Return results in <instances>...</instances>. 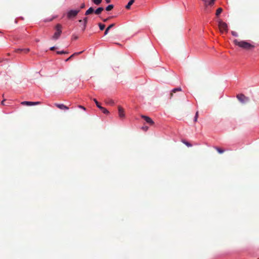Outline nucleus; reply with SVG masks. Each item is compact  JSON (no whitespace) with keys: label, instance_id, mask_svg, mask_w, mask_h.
I'll return each instance as SVG.
<instances>
[{"label":"nucleus","instance_id":"7ed1b4c3","mask_svg":"<svg viewBox=\"0 0 259 259\" xmlns=\"http://www.w3.org/2000/svg\"><path fill=\"white\" fill-rule=\"evenodd\" d=\"M219 27L220 31L223 33V32H227L228 31V25L226 23L220 20L218 21Z\"/></svg>","mask_w":259,"mask_h":259},{"label":"nucleus","instance_id":"9b49d317","mask_svg":"<svg viewBox=\"0 0 259 259\" xmlns=\"http://www.w3.org/2000/svg\"><path fill=\"white\" fill-rule=\"evenodd\" d=\"M94 12V10L92 7L90 8L85 13V15H89Z\"/></svg>","mask_w":259,"mask_h":259},{"label":"nucleus","instance_id":"bb28decb","mask_svg":"<svg viewBox=\"0 0 259 259\" xmlns=\"http://www.w3.org/2000/svg\"><path fill=\"white\" fill-rule=\"evenodd\" d=\"M16 53H23V49H18L15 50Z\"/></svg>","mask_w":259,"mask_h":259},{"label":"nucleus","instance_id":"39448f33","mask_svg":"<svg viewBox=\"0 0 259 259\" xmlns=\"http://www.w3.org/2000/svg\"><path fill=\"white\" fill-rule=\"evenodd\" d=\"M80 12V9L77 10H71L68 12L67 14V17L68 19L75 17L78 13Z\"/></svg>","mask_w":259,"mask_h":259},{"label":"nucleus","instance_id":"58836bf2","mask_svg":"<svg viewBox=\"0 0 259 259\" xmlns=\"http://www.w3.org/2000/svg\"><path fill=\"white\" fill-rule=\"evenodd\" d=\"M77 38H78V37H77V36H74L73 37V39H77Z\"/></svg>","mask_w":259,"mask_h":259},{"label":"nucleus","instance_id":"72a5a7b5","mask_svg":"<svg viewBox=\"0 0 259 259\" xmlns=\"http://www.w3.org/2000/svg\"><path fill=\"white\" fill-rule=\"evenodd\" d=\"M78 107L80 108H81L82 109H83L84 110H85V108L81 105H79L78 106Z\"/></svg>","mask_w":259,"mask_h":259},{"label":"nucleus","instance_id":"ddd939ff","mask_svg":"<svg viewBox=\"0 0 259 259\" xmlns=\"http://www.w3.org/2000/svg\"><path fill=\"white\" fill-rule=\"evenodd\" d=\"M83 26L82 28V30L84 31L85 29L86 26L88 23V17H85L83 19Z\"/></svg>","mask_w":259,"mask_h":259},{"label":"nucleus","instance_id":"20e7f679","mask_svg":"<svg viewBox=\"0 0 259 259\" xmlns=\"http://www.w3.org/2000/svg\"><path fill=\"white\" fill-rule=\"evenodd\" d=\"M237 99L242 104H245L249 101V98L243 94H240L236 96Z\"/></svg>","mask_w":259,"mask_h":259},{"label":"nucleus","instance_id":"423d86ee","mask_svg":"<svg viewBox=\"0 0 259 259\" xmlns=\"http://www.w3.org/2000/svg\"><path fill=\"white\" fill-rule=\"evenodd\" d=\"M141 117L143 119H144L146 121V122L147 123L149 124L150 125L154 124V122L150 117L145 116V115H141Z\"/></svg>","mask_w":259,"mask_h":259},{"label":"nucleus","instance_id":"aec40b11","mask_svg":"<svg viewBox=\"0 0 259 259\" xmlns=\"http://www.w3.org/2000/svg\"><path fill=\"white\" fill-rule=\"evenodd\" d=\"M100 109L105 114H108L109 111L105 108L102 107H100Z\"/></svg>","mask_w":259,"mask_h":259},{"label":"nucleus","instance_id":"a211bd4d","mask_svg":"<svg viewBox=\"0 0 259 259\" xmlns=\"http://www.w3.org/2000/svg\"><path fill=\"white\" fill-rule=\"evenodd\" d=\"M223 9L221 8H219L217 10L215 15L217 16H219V15L222 12Z\"/></svg>","mask_w":259,"mask_h":259},{"label":"nucleus","instance_id":"0eeeda50","mask_svg":"<svg viewBox=\"0 0 259 259\" xmlns=\"http://www.w3.org/2000/svg\"><path fill=\"white\" fill-rule=\"evenodd\" d=\"M118 115L120 118H122L124 117V109L120 106H118Z\"/></svg>","mask_w":259,"mask_h":259},{"label":"nucleus","instance_id":"6ab92c4d","mask_svg":"<svg viewBox=\"0 0 259 259\" xmlns=\"http://www.w3.org/2000/svg\"><path fill=\"white\" fill-rule=\"evenodd\" d=\"M215 150L220 154L224 152L225 150L218 147H215Z\"/></svg>","mask_w":259,"mask_h":259},{"label":"nucleus","instance_id":"4c0bfd02","mask_svg":"<svg viewBox=\"0 0 259 259\" xmlns=\"http://www.w3.org/2000/svg\"><path fill=\"white\" fill-rule=\"evenodd\" d=\"M107 3H110L111 2V0H105Z\"/></svg>","mask_w":259,"mask_h":259},{"label":"nucleus","instance_id":"e433bc0d","mask_svg":"<svg viewBox=\"0 0 259 259\" xmlns=\"http://www.w3.org/2000/svg\"><path fill=\"white\" fill-rule=\"evenodd\" d=\"M197 119H198V118H197V117H194V122H197Z\"/></svg>","mask_w":259,"mask_h":259},{"label":"nucleus","instance_id":"dca6fc26","mask_svg":"<svg viewBox=\"0 0 259 259\" xmlns=\"http://www.w3.org/2000/svg\"><path fill=\"white\" fill-rule=\"evenodd\" d=\"M23 105L31 106L32 105V102L30 101H23L21 103Z\"/></svg>","mask_w":259,"mask_h":259},{"label":"nucleus","instance_id":"2f4dec72","mask_svg":"<svg viewBox=\"0 0 259 259\" xmlns=\"http://www.w3.org/2000/svg\"><path fill=\"white\" fill-rule=\"evenodd\" d=\"M85 8V4H84V3H82V4L81 5L80 7V9H83V8Z\"/></svg>","mask_w":259,"mask_h":259},{"label":"nucleus","instance_id":"a19ab883","mask_svg":"<svg viewBox=\"0 0 259 259\" xmlns=\"http://www.w3.org/2000/svg\"><path fill=\"white\" fill-rule=\"evenodd\" d=\"M79 22H83V20H79Z\"/></svg>","mask_w":259,"mask_h":259},{"label":"nucleus","instance_id":"9d476101","mask_svg":"<svg viewBox=\"0 0 259 259\" xmlns=\"http://www.w3.org/2000/svg\"><path fill=\"white\" fill-rule=\"evenodd\" d=\"M83 52V51H81V52H77V53H75L74 54H73L72 55H71L68 58H67L65 61L67 62V61H68L69 60H70V59H71L74 56H77V55H78L80 54H81Z\"/></svg>","mask_w":259,"mask_h":259},{"label":"nucleus","instance_id":"4be33fe9","mask_svg":"<svg viewBox=\"0 0 259 259\" xmlns=\"http://www.w3.org/2000/svg\"><path fill=\"white\" fill-rule=\"evenodd\" d=\"M99 26L101 30H103L105 27V25L102 23H99Z\"/></svg>","mask_w":259,"mask_h":259},{"label":"nucleus","instance_id":"7c9ffc66","mask_svg":"<svg viewBox=\"0 0 259 259\" xmlns=\"http://www.w3.org/2000/svg\"><path fill=\"white\" fill-rule=\"evenodd\" d=\"M66 53L64 51H57V54H63Z\"/></svg>","mask_w":259,"mask_h":259},{"label":"nucleus","instance_id":"a878e982","mask_svg":"<svg viewBox=\"0 0 259 259\" xmlns=\"http://www.w3.org/2000/svg\"><path fill=\"white\" fill-rule=\"evenodd\" d=\"M215 0H210V1L209 2L208 5H210V6L213 5L214 3V2H215Z\"/></svg>","mask_w":259,"mask_h":259},{"label":"nucleus","instance_id":"f257e3e1","mask_svg":"<svg viewBox=\"0 0 259 259\" xmlns=\"http://www.w3.org/2000/svg\"><path fill=\"white\" fill-rule=\"evenodd\" d=\"M234 43L235 45L247 51L251 50L255 47L254 45L244 40L235 39Z\"/></svg>","mask_w":259,"mask_h":259},{"label":"nucleus","instance_id":"393cba45","mask_svg":"<svg viewBox=\"0 0 259 259\" xmlns=\"http://www.w3.org/2000/svg\"><path fill=\"white\" fill-rule=\"evenodd\" d=\"M29 52V49H28V48L23 49V53L26 54V53H27Z\"/></svg>","mask_w":259,"mask_h":259},{"label":"nucleus","instance_id":"cd10ccee","mask_svg":"<svg viewBox=\"0 0 259 259\" xmlns=\"http://www.w3.org/2000/svg\"><path fill=\"white\" fill-rule=\"evenodd\" d=\"M32 105H39L40 104V102H32Z\"/></svg>","mask_w":259,"mask_h":259},{"label":"nucleus","instance_id":"c9c22d12","mask_svg":"<svg viewBox=\"0 0 259 259\" xmlns=\"http://www.w3.org/2000/svg\"><path fill=\"white\" fill-rule=\"evenodd\" d=\"M195 117H197V118H198V111L196 112Z\"/></svg>","mask_w":259,"mask_h":259},{"label":"nucleus","instance_id":"4468645a","mask_svg":"<svg viewBox=\"0 0 259 259\" xmlns=\"http://www.w3.org/2000/svg\"><path fill=\"white\" fill-rule=\"evenodd\" d=\"M135 2V0H130L127 5L125 6V8L126 9H130L131 8V6Z\"/></svg>","mask_w":259,"mask_h":259},{"label":"nucleus","instance_id":"ea45409f","mask_svg":"<svg viewBox=\"0 0 259 259\" xmlns=\"http://www.w3.org/2000/svg\"><path fill=\"white\" fill-rule=\"evenodd\" d=\"M5 100H4L3 101H2V103H2V105H5V104H4V102H5Z\"/></svg>","mask_w":259,"mask_h":259},{"label":"nucleus","instance_id":"f3484780","mask_svg":"<svg viewBox=\"0 0 259 259\" xmlns=\"http://www.w3.org/2000/svg\"><path fill=\"white\" fill-rule=\"evenodd\" d=\"M114 8V6L113 5H108L105 9L107 11H110L112 10Z\"/></svg>","mask_w":259,"mask_h":259},{"label":"nucleus","instance_id":"5701e85b","mask_svg":"<svg viewBox=\"0 0 259 259\" xmlns=\"http://www.w3.org/2000/svg\"><path fill=\"white\" fill-rule=\"evenodd\" d=\"M93 101L96 103L97 106L100 109V107H102V106L100 105L99 103L97 101V100L96 99H94Z\"/></svg>","mask_w":259,"mask_h":259},{"label":"nucleus","instance_id":"f8f14e48","mask_svg":"<svg viewBox=\"0 0 259 259\" xmlns=\"http://www.w3.org/2000/svg\"><path fill=\"white\" fill-rule=\"evenodd\" d=\"M115 25V24L114 23L113 24H110L105 30V32H104V34L105 35H107L109 32V30L111 28H112L113 27H114Z\"/></svg>","mask_w":259,"mask_h":259},{"label":"nucleus","instance_id":"c756f323","mask_svg":"<svg viewBox=\"0 0 259 259\" xmlns=\"http://www.w3.org/2000/svg\"><path fill=\"white\" fill-rule=\"evenodd\" d=\"M111 18H112V17H108L107 18H106V19H104L103 20V21L105 22L108 21L109 19H110Z\"/></svg>","mask_w":259,"mask_h":259},{"label":"nucleus","instance_id":"c85d7f7f","mask_svg":"<svg viewBox=\"0 0 259 259\" xmlns=\"http://www.w3.org/2000/svg\"><path fill=\"white\" fill-rule=\"evenodd\" d=\"M231 33L233 35L235 36H238V34L236 32H235V31H232L231 32Z\"/></svg>","mask_w":259,"mask_h":259},{"label":"nucleus","instance_id":"79ce46f5","mask_svg":"<svg viewBox=\"0 0 259 259\" xmlns=\"http://www.w3.org/2000/svg\"><path fill=\"white\" fill-rule=\"evenodd\" d=\"M113 103H113V101H111V102H110V104H113Z\"/></svg>","mask_w":259,"mask_h":259},{"label":"nucleus","instance_id":"f704fd0d","mask_svg":"<svg viewBox=\"0 0 259 259\" xmlns=\"http://www.w3.org/2000/svg\"><path fill=\"white\" fill-rule=\"evenodd\" d=\"M55 49H56V48L55 47H52L50 48V50L54 51V50H55Z\"/></svg>","mask_w":259,"mask_h":259},{"label":"nucleus","instance_id":"473e14b6","mask_svg":"<svg viewBox=\"0 0 259 259\" xmlns=\"http://www.w3.org/2000/svg\"><path fill=\"white\" fill-rule=\"evenodd\" d=\"M142 129H143L144 131H147V130H148V126H143V127H142Z\"/></svg>","mask_w":259,"mask_h":259},{"label":"nucleus","instance_id":"b1692460","mask_svg":"<svg viewBox=\"0 0 259 259\" xmlns=\"http://www.w3.org/2000/svg\"><path fill=\"white\" fill-rule=\"evenodd\" d=\"M183 143L184 144H185L186 146H187L188 147H191L192 146V144H191L190 143L188 142H186L185 141H183Z\"/></svg>","mask_w":259,"mask_h":259},{"label":"nucleus","instance_id":"1a4fd4ad","mask_svg":"<svg viewBox=\"0 0 259 259\" xmlns=\"http://www.w3.org/2000/svg\"><path fill=\"white\" fill-rule=\"evenodd\" d=\"M180 91H182V89L180 87L173 89L170 94L169 99H171L172 98L174 93H175L177 92H180Z\"/></svg>","mask_w":259,"mask_h":259},{"label":"nucleus","instance_id":"412c9836","mask_svg":"<svg viewBox=\"0 0 259 259\" xmlns=\"http://www.w3.org/2000/svg\"><path fill=\"white\" fill-rule=\"evenodd\" d=\"M102 0H92L93 2L96 5H100Z\"/></svg>","mask_w":259,"mask_h":259},{"label":"nucleus","instance_id":"f03ea898","mask_svg":"<svg viewBox=\"0 0 259 259\" xmlns=\"http://www.w3.org/2000/svg\"><path fill=\"white\" fill-rule=\"evenodd\" d=\"M62 25L60 24L56 25L55 27L56 32L52 36V39L57 40L60 36L62 33Z\"/></svg>","mask_w":259,"mask_h":259},{"label":"nucleus","instance_id":"2eb2a0df","mask_svg":"<svg viewBox=\"0 0 259 259\" xmlns=\"http://www.w3.org/2000/svg\"><path fill=\"white\" fill-rule=\"evenodd\" d=\"M104 9L102 7H99L95 11V13L96 15H99L103 11Z\"/></svg>","mask_w":259,"mask_h":259},{"label":"nucleus","instance_id":"6e6552de","mask_svg":"<svg viewBox=\"0 0 259 259\" xmlns=\"http://www.w3.org/2000/svg\"><path fill=\"white\" fill-rule=\"evenodd\" d=\"M55 105L61 110L68 109V107L62 104H55Z\"/></svg>","mask_w":259,"mask_h":259}]
</instances>
